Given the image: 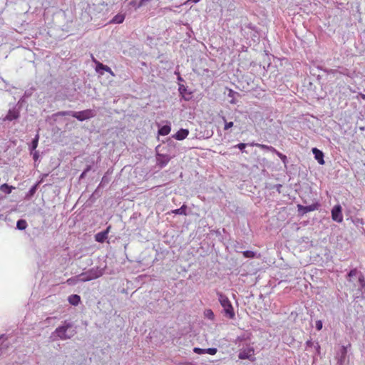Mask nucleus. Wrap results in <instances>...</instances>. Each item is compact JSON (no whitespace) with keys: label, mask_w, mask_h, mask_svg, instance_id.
Listing matches in <instances>:
<instances>
[{"label":"nucleus","mask_w":365,"mask_h":365,"mask_svg":"<svg viewBox=\"0 0 365 365\" xmlns=\"http://www.w3.org/2000/svg\"><path fill=\"white\" fill-rule=\"evenodd\" d=\"M205 315L209 319H212L214 318V314L211 309H207L205 311Z\"/></svg>","instance_id":"72a5a7b5"},{"label":"nucleus","mask_w":365,"mask_h":365,"mask_svg":"<svg viewBox=\"0 0 365 365\" xmlns=\"http://www.w3.org/2000/svg\"><path fill=\"white\" fill-rule=\"evenodd\" d=\"M193 351L197 354H205V349H201L198 347H195L193 349Z\"/></svg>","instance_id":"473e14b6"},{"label":"nucleus","mask_w":365,"mask_h":365,"mask_svg":"<svg viewBox=\"0 0 365 365\" xmlns=\"http://www.w3.org/2000/svg\"><path fill=\"white\" fill-rule=\"evenodd\" d=\"M306 348L307 349L308 347H312V346H314V348L316 349V350L317 351H319V349H320V346L319 345L318 343H316V344H314V343L312 341V340H308L306 341Z\"/></svg>","instance_id":"bb28decb"},{"label":"nucleus","mask_w":365,"mask_h":365,"mask_svg":"<svg viewBox=\"0 0 365 365\" xmlns=\"http://www.w3.org/2000/svg\"><path fill=\"white\" fill-rule=\"evenodd\" d=\"M179 93L182 98L185 101H190L192 98V93L187 91V87L184 85H180L178 88Z\"/></svg>","instance_id":"f8f14e48"},{"label":"nucleus","mask_w":365,"mask_h":365,"mask_svg":"<svg viewBox=\"0 0 365 365\" xmlns=\"http://www.w3.org/2000/svg\"><path fill=\"white\" fill-rule=\"evenodd\" d=\"M86 175V172H83V173L81 174L80 178H83L85 177V175Z\"/></svg>","instance_id":"c03bdc74"},{"label":"nucleus","mask_w":365,"mask_h":365,"mask_svg":"<svg viewBox=\"0 0 365 365\" xmlns=\"http://www.w3.org/2000/svg\"><path fill=\"white\" fill-rule=\"evenodd\" d=\"M187 206L185 205H182L180 208L172 210V213L175 215H186Z\"/></svg>","instance_id":"412c9836"},{"label":"nucleus","mask_w":365,"mask_h":365,"mask_svg":"<svg viewBox=\"0 0 365 365\" xmlns=\"http://www.w3.org/2000/svg\"><path fill=\"white\" fill-rule=\"evenodd\" d=\"M33 91H34L33 88L26 90L23 96V98H27L30 97L32 95Z\"/></svg>","instance_id":"2f4dec72"},{"label":"nucleus","mask_w":365,"mask_h":365,"mask_svg":"<svg viewBox=\"0 0 365 365\" xmlns=\"http://www.w3.org/2000/svg\"><path fill=\"white\" fill-rule=\"evenodd\" d=\"M125 19V15L122 14H116L110 21L111 24H121Z\"/></svg>","instance_id":"f3484780"},{"label":"nucleus","mask_w":365,"mask_h":365,"mask_svg":"<svg viewBox=\"0 0 365 365\" xmlns=\"http://www.w3.org/2000/svg\"><path fill=\"white\" fill-rule=\"evenodd\" d=\"M157 164L160 168H164L170 160V157L168 155L158 154L157 157Z\"/></svg>","instance_id":"9d476101"},{"label":"nucleus","mask_w":365,"mask_h":365,"mask_svg":"<svg viewBox=\"0 0 365 365\" xmlns=\"http://www.w3.org/2000/svg\"><path fill=\"white\" fill-rule=\"evenodd\" d=\"M346 353V348L345 346H342L341 349V356L340 358L338 359L337 365H344V361L345 360Z\"/></svg>","instance_id":"6ab92c4d"},{"label":"nucleus","mask_w":365,"mask_h":365,"mask_svg":"<svg viewBox=\"0 0 365 365\" xmlns=\"http://www.w3.org/2000/svg\"><path fill=\"white\" fill-rule=\"evenodd\" d=\"M110 229V226H108L106 230L98 232L95 235L96 241L101 243L104 242L105 240L108 238V235L109 233Z\"/></svg>","instance_id":"9b49d317"},{"label":"nucleus","mask_w":365,"mask_h":365,"mask_svg":"<svg viewBox=\"0 0 365 365\" xmlns=\"http://www.w3.org/2000/svg\"><path fill=\"white\" fill-rule=\"evenodd\" d=\"M331 219L336 222L343 221L342 208L340 205H336L331 210Z\"/></svg>","instance_id":"423d86ee"},{"label":"nucleus","mask_w":365,"mask_h":365,"mask_svg":"<svg viewBox=\"0 0 365 365\" xmlns=\"http://www.w3.org/2000/svg\"><path fill=\"white\" fill-rule=\"evenodd\" d=\"M246 146H247L246 143H241L236 145L235 147L239 148L240 150H242L243 152L245 148H246Z\"/></svg>","instance_id":"f704fd0d"},{"label":"nucleus","mask_w":365,"mask_h":365,"mask_svg":"<svg viewBox=\"0 0 365 365\" xmlns=\"http://www.w3.org/2000/svg\"><path fill=\"white\" fill-rule=\"evenodd\" d=\"M151 0H140L139 3L138 4L136 9H139L141 6H144L146 2L150 1Z\"/></svg>","instance_id":"e433bc0d"},{"label":"nucleus","mask_w":365,"mask_h":365,"mask_svg":"<svg viewBox=\"0 0 365 365\" xmlns=\"http://www.w3.org/2000/svg\"><path fill=\"white\" fill-rule=\"evenodd\" d=\"M76 327L74 324L68 320H65L63 324L58 327L50 336L52 341L67 340L71 339L76 334Z\"/></svg>","instance_id":"f257e3e1"},{"label":"nucleus","mask_w":365,"mask_h":365,"mask_svg":"<svg viewBox=\"0 0 365 365\" xmlns=\"http://www.w3.org/2000/svg\"><path fill=\"white\" fill-rule=\"evenodd\" d=\"M255 349L250 344H246L243 346L242 348L240 349L238 354V358L240 359H248L251 361H254L255 360Z\"/></svg>","instance_id":"39448f33"},{"label":"nucleus","mask_w":365,"mask_h":365,"mask_svg":"<svg viewBox=\"0 0 365 365\" xmlns=\"http://www.w3.org/2000/svg\"><path fill=\"white\" fill-rule=\"evenodd\" d=\"M58 115L65 116V115H71L73 118H76L79 121H83L85 120L90 119L93 118L96 115V112L92 109H87L82 111H61L58 113Z\"/></svg>","instance_id":"f03ea898"},{"label":"nucleus","mask_w":365,"mask_h":365,"mask_svg":"<svg viewBox=\"0 0 365 365\" xmlns=\"http://www.w3.org/2000/svg\"><path fill=\"white\" fill-rule=\"evenodd\" d=\"M27 225V222L23 219L19 220L16 222V228L19 230H24Z\"/></svg>","instance_id":"4be33fe9"},{"label":"nucleus","mask_w":365,"mask_h":365,"mask_svg":"<svg viewBox=\"0 0 365 365\" xmlns=\"http://www.w3.org/2000/svg\"><path fill=\"white\" fill-rule=\"evenodd\" d=\"M242 255L245 258H255L256 256V253L253 251H244L242 252Z\"/></svg>","instance_id":"cd10ccee"},{"label":"nucleus","mask_w":365,"mask_h":365,"mask_svg":"<svg viewBox=\"0 0 365 365\" xmlns=\"http://www.w3.org/2000/svg\"><path fill=\"white\" fill-rule=\"evenodd\" d=\"M20 116L19 108L16 106L9 109L6 116L3 118V121H12L16 120Z\"/></svg>","instance_id":"0eeeda50"},{"label":"nucleus","mask_w":365,"mask_h":365,"mask_svg":"<svg viewBox=\"0 0 365 365\" xmlns=\"http://www.w3.org/2000/svg\"><path fill=\"white\" fill-rule=\"evenodd\" d=\"M104 179H105V177H103V178H102V181L106 182V180H104Z\"/></svg>","instance_id":"49530a36"},{"label":"nucleus","mask_w":365,"mask_h":365,"mask_svg":"<svg viewBox=\"0 0 365 365\" xmlns=\"http://www.w3.org/2000/svg\"><path fill=\"white\" fill-rule=\"evenodd\" d=\"M81 278L79 277V274H78L73 277H71V278L68 279L66 281V283L68 285H74V284H77L78 282H81Z\"/></svg>","instance_id":"a878e982"},{"label":"nucleus","mask_w":365,"mask_h":365,"mask_svg":"<svg viewBox=\"0 0 365 365\" xmlns=\"http://www.w3.org/2000/svg\"><path fill=\"white\" fill-rule=\"evenodd\" d=\"M93 61L96 63V71L98 73L103 75V72L101 71V70H103V71H105L108 72V73H110L112 76H115L114 73L113 72V71L111 70V68L109 66L103 64L102 63L96 61L94 58H93Z\"/></svg>","instance_id":"1a4fd4ad"},{"label":"nucleus","mask_w":365,"mask_h":365,"mask_svg":"<svg viewBox=\"0 0 365 365\" xmlns=\"http://www.w3.org/2000/svg\"><path fill=\"white\" fill-rule=\"evenodd\" d=\"M1 336H0V338H1Z\"/></svg>","instance_id":"8fccbe9b"},{"label":"nucleus","mask_w":365,"mask_h":365,"mask_svg":"<svg viewBox=\"0 0 365 365\" xmlns=\"http://www.w3.org/2000/svg\"><path fill=\"white\" fill-rule=\"evenodd\" d=\"M251 145L258 147L262 150H268V151H270L272 153L276 152V149L274 147L270 146V145H267L259 144V143H252Z\"/></svg>","instance_id":"a211bd4d"},{"label":"nucleus","mask_w":365,"mask_h":365,"mask_svg":"<svg viewBox=\"0 0 365 365\" xmlns=\"http://www.w3.org/2000/svg\"><path fill=\"white\" fill-rule=\"evenodd\" d=\"M274 153H275L282 160V162L285 164L287 163V156L283 155L282 153H281L280 152L277 151L276 150V152H274Z\"/></svg>","instance_id":"c85d7f7f"},{"label":"nucleus","mask_w":365,"mask_h":365,"mask_svg":"<svg viewBox=\"0 0 365 365\" xmlns=\"http://www.w3.org/2000/svg\"><path fill=\"white\" fill-rule=\"evenodd\" d=\"M33 158L35 160H36L38 158V151H34L33 153Z\"/></svg>","instance_id":"58836bf2"},{"label":"nucleus","mask_w":365,"mask_h":365,"mask_svg":"<svg viewBox=\"0 0 365 365\" xmlns=\"http://www.w3.org/2000/svg\"><path fill=\"white\" fill-rule=\"evenodd\" d=\"M179 81H181L182 80V78L181 77H179L178 78Z\"/></svg>","instance_id":"09e8293b"},{"label":"nucleus","mask_w":365,"mask_h":365,"mask_svg":"<svg viewBox=\"0 0 365 365\" xmlns=\"http://www.w3.org/2000/svg\"><path fill=\"white\" fill-rule=\"evenodd\" d=\"M312 153L314 155V158L320 165H324L325 163L324 160V153L322 151L317 148H312Z\"/></svg>","instance_id":"ddd939ff"},{"label":"nucleus","mask_w":365,"mask_h":365,"mask_svg":"<svg viewBox=\"0 0 365 365\" xmlns=\"http://www.w3.org/2000/svg\"><path fill=\"white\" fill-rule=\"evenodd\" d=\"M217 349L216 348H208L205 349V354H208L210 355H215L217 353Z\"/></svg>","instance_id":"c756f323"},{"label":"nucleus","mask_w":365,"mask_h":365,"mask_svg":"<svg viewBox=\"0 0 365 365\" xmlns=\"http://www.w3.org/2000/svg\"><path fill=\"white\" fill-rule=\"evenodd\" d=\"M233 91L232 90L230 91L229 96H232Z\"/></svg>","instance_id":"a18cd8bd"},{"label":"nucleus","mask_w":365,"mask_h":365,"mask_svg":"<svg viewBox=\"0 0 365 365\" xmlns=\"http://www.w3.org/2000/svg\"><path fill=\"white\" fill-rule=\"evenodd\" d=\"M322 326H323V323L321 320H317L316 322L315 327L318 331H319L322 329Z\"/></svg>","instance_id":"c9c22d12"},{"label":"nucleus","mask_w":365,"mask_h":365,"mask_svg":"<svg viewBox=\"0 0 365 365\" xmlns=\"http://www.w3.org/2000/svg\"><path fill=\"white\" fill-rule=\"evenodd\" d=\"M104 179H105V177H103V178H102V181L106 182V180H104Z\"/></svg>","instance_id":"de8ad7c7"},{"label":"nucleus","mask_w":365,"mask_h":365,"mask_svg":"<svg viewBox=\"0 0 365 365\" xmlns=\"http://www.w3.org/2000/svg\"><path fill=\"white\" fill-rule=\"evenodd\" d=\"M104 273V269L98 267H93L85 272H82L79 274V277L81 278V282H85L96 279L101 277Z\"/></svg>","instance_id":"20e7f679"},{"label":"nucleus","mask_w":365,"mask_h":365,"mask_svg":"<svg viewBox=\"0 0 365 365\" xmlns=\"http://www.w3.org/2000/svg\"><path fill=\"white\" fill-rule=\"evenodd\" d=\"M38 185V183H36L29 189L25 197L26 199H30L36 193Z\"/></svg>","instance_id":"5701e85b"},{"label":"nucleus","mask_w":365,"mask_h":365,"mask_svg":"<svg viewBox=\"0 0 365 365\" xmlns=\"http://www.w3.org/2000/svg\"><path fill=\"white\" fill-rule=\"evenodd\" d=\"M356 274H357V271H356V269H351V270L349 272L348 276H349V277H353V276H355Z\"/></svg>","instance_id":"4c0bfd02"},{"label":"nucleus","mask_w":365,"mask_h":365,"mask_svg":"<svg viewBox=\"0 0 365 365\" xmlns=\"http://www.w3.org/2000/svg\"><path fill=\"white\" fill-rule=\"evenodd\" d=\"M24 99L25 98H23V96L20 98V100L19 101L18 103H17V106L19 105L20 106L22 105V103H24Z\"/></svg>","instance_id":"ea45409f"},{"label":"nucleus","mask_w":365,"mask_h":365,"mask_svg":"<svg viewBox=\"0 0 365 365\" xmlns=\"http://www.w3.org/2000/svg\"><path fill=\"white\" fill-rule=\"evenodd\" d=\"M13 189L14 187L12 186H10L6 183H4L0 186V190L6 194H10Z\"/></svg>","instance_id":"b1692460"},{"label":"nucleus","mask_w":365,"mask_h":365,"mask_svg":"<svg viewBox=\"0 0 365 365\" xmlns=\"http://www.w3.org/2000/svg\"><path fill=\"white\" fill-rule=\"evenodd\" d=\"M91 170V166H88L84 170L83 172H86V173H87L89 170Z\"/></svg>","instance_id":"79ce46f5"},{"label":"nucleus","mask_w":365,"mask_h":365,"mask_svg":"<svg viewBox=\"0 0 365 365\" xmlns=\"http://www.w3.org/2000/svg\"><path fill=\"white\" fill-rule=\"evenodd\" d=\"M171 128L169 125H165L159 128L158 134L160 135H167L170 133Z\"/></svg>","instance_id":"aec40b11"},{"label":"nucleus","mask_w":365,"mask_h":365,"mask_svg":"<svg viewBox=\"0 0 365 365\" xmlns=\"http://www.w3.org/2000/svg\"><path fill=\"white\" fill-rule=\"evenodd\" d=\"M130 5L134 6L136 9V6H137L138 4L136 3L135 1H132L130 2Z\"/></svg>","instance_id":"a19ab883"},{"label":"nucleus","mask_w":365,"mask_h":365,"mask_svg":"<svg viewBox=\"0 0 365 365\" xmlns=\"http://www.w3.org/2000/svg\"><path fill=\"white\" fill-rule=\"evenodd\" d=\"M217 295L218 297V300L223 308V311L225 315L230 319H233L235 316V314L231 302L228 297L219 292L217 293Z\"/></svg>","instance_id":"7ed1b4c3"},{"label":"nucleus","mask_w":365,"mask_h":365,"mask_svg":"<svg viewBox=\"0 0 365 365\" xmlns=\"http://www.w3.org/2000/svg\"><path fill=\"white\" fill-rule=\"evenodd\" d=\"M319 207V203H314L308 206H303L302 205H297V209L299 215H304V214L318 210Z\"/></svg>","instance_id":"6e6552de"},{"label":"nucleus","mask_w":365,"mask_h":365,"mask_svg":"<svg viewBox=\"0 0 365 365\" xmlns=\"http://www.w3.org/2000/svg\"><path fill=\"white\" fill-rule=\"evenodd\" d=\"M223 120L225 123L224 127L225 130H227L233 126V122H227L225 118H223Z\"/></svg>","instance_id":"7c9ffc66"},{"label":"nucleus","mask_w":365,"mask_h":365,"mask_svg":"<svg viewBox=\"0 0 365 365\" xmlns=\"http://www.w3.org/2000/svg\"><path fill=\"white\" fill-rule=\"evenodd\" d=\"M358 292H360L361 296H364L365 293V279L362 274H360L359 277Z\"/></svg>","instance_id":"2eb2a0df"},{"label":"nucleus","mask_w":365,"mask_h":365,"mask_svg":"<svg viewBox=\"0 0 365 365\" xmlns=\"http://www.w3.org/2000/svg\"><path fill=\"white\" fill-rule=\"evenodd\" d=\"M189 134L187 129H180L174 135L173 138L178 140H182L187 138Z\"/></svg>","instance_id":"4468645a"},{"label":"nucleus","mask_w":365,"mask_h":365,"mask_svg":"<svg viewBox=\"0 0 365 365\" xmlns=\"http://www.w3.org/2000/svg\"><path fill=\"white\" fill-rule=\"evenodd\" d=\"M200 1V0H188L187 2L188 3V2L191 1V2H192V3H197V2H199Z\"/></svg>","instance_id":"37998d69"},{"label":"nucleus","mask_w":365,"mask_h":365,"mask_svg":"<svg viewBox=\"0 0 365 365\" xmlns=\"http://www.w3.org/2000/svg\"><path fill=\"white\" fill-rule=\"evenodd\" d=\"M68 301L71 304L76 306L81 302V297L78 294H72L68 297Z\"/></svg>","instance_id":"dca6fc26"},{"label":"nucleus","mask_w":365,"mask_h":365,"mask_svg":"<svg viewBox=\"0 0 365 365\" xmlns=\"http://www.w3.org/2000/svg\"><path fill=\"white\" fill-rule=\"evenodd\" d=\"M38 140H39V134H38V133H37V134L36 135L34 138L32 140V142L30 145V149H31V152L33 150H35L36 148H37L38 143Z\"/></svg>","instance_id":"393cba45"}]
</instances>
